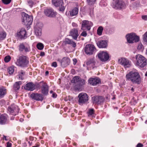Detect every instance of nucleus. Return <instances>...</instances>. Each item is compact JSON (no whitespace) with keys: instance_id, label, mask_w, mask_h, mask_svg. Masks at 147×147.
<instances>
[{"instance_id":"nucleus-51","label":"nucleus","mask_w":147,"mask_h":147,"mask_svg":"<svg viewBox=\"0 0 147 147\" xmlns=\"http://www.w3.org/2000/svg\"><path fill=\"white\" fill-rule=\"evenodd\" d=\"M144 145L140 143H138L136 145V147H143Z\"/></svg>"},{"instance_id":"nucleus-42","label":"nucleus","mask_w":147,"mask_h":147,"mask_svg":"<svg viewBox=\"0 0 147 147\" xmlns=\"http://www.w3.org/2000/svg\"><path fill=\"white\" fill-rule=\"evenodd\" d=\"M72 40L66 38L65 39V44H70Z\"/></svg>"},{"instance_id":"nucleus-21","label":"nucleus","mask_w":147,"mask_h":147,"mask_svg":"<svg viewBox=\"0 0 147 147\" xmlns=\"http://www.w3.org/2000/svg\"><path fill=\"white\" fill-rule=\"evenodd\" d=\"M44 13L46 16L50 17H54L56 14V12H54L52 9H45Z\"/></svg>"},{"instance_id":"nucleus-40","label":"nucleus","mask_w":147,"mask_h":147,"mask_svg":"<svg viewBox=\"0 0 147 147\" xmlns=\"http://www.w3.org/2000/svg\"><path fill=\"white\" fill-rule=\"evenodd\" d=\"M11 59V57L9 56H6L4 59L5 61L7 63L9 62Z\"/></svg>"},{"instance_id":"nucleus-33","label":"nucleus","mask_w":147,"mask_h":147,"mask_svg":"<svg viewBox=\"0 0 147 147\" xmlns=\"http://www.w3.org/2000/svg\"><path fill=\"white\" fill-rule=\"evenodd\" d=\"M103 29V28L102 26H100L98 27L97 30V34L99 36L101 35L102 34Z\"/></svg>"},{"instance_id":"nucleus-26","label":"nucleus","mask_w":147,"mask_h":147,"mask_svg":"<svg viewBox=\"0 0 147 147\" xmlns=\"http://www.w3.org/2000/svg\"><path fill=\"white\" fill-rule=\"evenodd\" d=\"M78 9L77 7H75L71 10L69 11V14L68 13V15L70 17H73L77 15L78 12Z\"/></svg>"},{"instance_id":"nucleus-56","label":"nucleus","mask_w":147,"mask_h":147,"mask_svg":"<svg viewBox=\"0 0 147 147\" xmlns=\"http://www.w3.org/2000/svg\"><path fill=\"white\" fill-rule=\"evenodd\" d=\"M3 139L5 140H7V139L6 138V137L5 136H3Z\"/></svg>"},{"instance_id":"nucleus-24","label":"nucleus","mask_w":147,"mask_h":147,"mask_svg":"<svg viewBox=\"0 0 147 147\" xmlns=\"http://www.w3.org/2000/svg\"><path fill=\"white\" fill-rule=\"evenodd\" d=\"M96 43L99 48H106L107 46V42L105 40L98 41L96 42Z\"/></svg>"},{"instance_id":"nucleus-12","label":"nucleus","mask_w":147,"mask_h":147,"mask_svg":"<svg viewBox=\"0 0 147 147\" xmlns=\"http://www.w3.org/2000/svg\"><path fill=\"white\" fill-rule=\"evenodd\" d=\"M8 111L13 115H16L19 112V109L17 105H12L8 108Z\"/></svg>"},{"instance_id":"nucleus-18","label":"nucleus","mask_w":147,"mask_h":147,"mask_svg":"<svg viewBox=\"0 0 147 147\" xmlns=\"http://www.w3.org/2000/svg\"><path fill=\"white\" fill-rule=\"evenodd\" d=\"M58 61L60 62L61 66L64 67L67 66L70 63V59L67 57H64L62 60L58 59Z\"/></svg>"},{"instance_id":"nucleus-52","label":"nucleus","mask_w":147,"mask_h":147,"mask_svg":"<svg viewBox=\"0 0 147 147\" xmlns=\"http://www.w3.org/2000/svg\"><path fill=\"white\" fill-rule=\"evenodd\" d=\"M57 96V94L55 93H53L52 94V97L53 98H56Z\"/></svg>"},{"instance_id":"nucleus-11","label":"nucleus","mask_w":147,"mask_h":147,"mask_svg":"<svg viewBox=\"0 0 147 147\" xmlns=\"http://www.w3.org/2000/svg\"><path fill=\"white\" fill-rule=\"evenodd\" d=\"M52 3L56 7H59V11H63L65 9L64 3L63 0H52Z\"/></svg>"},{"instance_id":"nucleus-2","label":"nucleus","mask_w":147,"mask_h":147,"mask_svg":"<svg viewBox=\"0 0 147 147\" xmlns=\"http://www.w3.org/2000/svg\"><path fill=\"white\" fill-rule=\"evenodd\" d=\"M136 63L138 66L143 68L147 64V60L142 55L138 54L136 56Z\"/></svg>"},{"instance_id":"nucleus-15","label":"nucleus","mask_w":147,"mask_h":147,"mask_svg":"<svg viewBox=\"0 0 147 147\" xmlns=\"http://www.w3.org/2000/svg\"><path fill=\"white\" fill-rule=\"evenodd\" d=\"M119 63L124 66L125 68L129 67L131 65V62L125 58H121L118 61Z\"/></svg>"},{"instance_id":"nucleus-27","label":"nucleus","mask_w":147,"mask_h":147,"mask_svg":"<svg viewBox=\"0 0 147 147\" xmlns=\"http://www.w3.org/2000/svg\"><path fill=\"white\" fill-rule=\"evenodd\" d=\"M7 116L6 114H3L0 116V124H4L7 121Z\"/></svg>"},{"instance_id":"nucleus-61","label":"nucleus","mask_w":147,"mask_h":147,"mask_svg":"<svg viewBox=\"0 0 147 147\" xmlns=\"http://www.w3.org/2000/svg\"><path fill=\"white\" fill-rule=\"evenodd\" d=\"M145 76H147V71L146 72L145 74Z\"/></svg>"},{"instance_id":"nucleus-9","label":"nucleus","mask_w":147,"mask_h":147,"mask_svg":"<svg viewBox=\"0 0 147 147\" xmlns=\"http://www.w3.org/2000/svg\"><path fill=\"white\" fill-rule=\"evenodd\" d=\"M98 57L102 62L107 61L109 58V54L107 52L104 51L100 52L98 54Z\"/></svg>"},{"instance_id":"nucleus-41","label":"nucleus","mask_w":147,"mask_h":147,"mask_svg":"<svg viewBox=\"0 0 147 147\" xmlns=\"http://www.w3.org/2000/svg\"><path fill=\"white\" fill-rule=\"evenodd\" d=\"M130 103L132 105H135L137 103L136 100L134 99V98H133L130 101Z\"/></svg>"},{"instance_id":"nucleus-6","label":"nucleus","mask_w":147,"mask_h":147,"mask_svg":"<svg viewBox=\"0 0 147 147\" xmlns=\"http://www.w3.org/2000/svg\"><path fill=\"white\" fill-rule=\"evenodd\" d=\"M78 102L80 105L86 103L88 100V96L86 93H81L78 96Z\"/></svg>"},{"instance_id":"nucleus-4","label":"nucleus","mask_w":147,"mask_h":147,"mask_svg":"<svg viewBox=\"0 0 147 147\" xmlns=\"http://www.w3.org/2000/svg\"><path fill=\"white\" fill-rule=\"evenodd\" d=\"M22 15V22L24 24L28 26L31 24L33 21L32 16H29L24 12H23Z\"/></svg>"},{"instance_id":"nucleus-25","label":"nucleus","mask_w":147,"mask_h":147,"mask_svg":"<svg viewBox=\"0 0 147 147\" xmlns=\"http://www.w3.org/2000/svg\"><path fill=\"white\" fill-rule=\"evenodd\" d=\"M71 35L73 38L75 40H76L79 36L78 30L74 28L72 29L70 32Z\"/></svg>"},{"instance_id":"nucleus-47","label":"nucleus","mask_w":147,"mask_h":147,"mask_svg":"<svg viewBox=\"0 0 147 147\" xmlns=\"http://www.w3.org/2000/svg\"><path fill=\"white\" fill-rule=\"evenodd\" d=\"M87 35V33L84 30L81 34V36L84 37H86Z\"/></svg>"},{"instance_id":"nucleus-38","label":"nucleus","mask_w":147,"mask_h":147,"mask_svg":"<svg viewBox=\"0 0 147 147\" xmlns=\"http://www.w3.org/2000/svg\"><path fill=\"white\" fill-rule=\"evenodd\" d=\"M88 4L89 5H92L94 4L96 0H86Z\"/></svg>"},{"instance_id":"nucleus-43","label":"nucleus","mask_w":147,"mask_h":147,"mask_svg":"<svg viewBox=\"0 0 147 147\" xmlns=\"http://www.w3.org/2000/svg\"><path fill=\"white\" fill-rule=\"evenodd\" d=\"M3 3L5 4H8L11 1V0H2Z\"/></svg>"},{"instance_id":"nucleus-36","label":"nucleus","mask_w":147,"mask_h":147,"mask_svg":"<svg viewBox=\"0 0 147 147\" xmlns=\"http://www.w3.org/2000/svg\"><path fill=\"white\" fill-rule=\"evenodd\" d=\"M36 47L38 49L42 50L43 49L44 46L42 43H39L37 44Z\"/></svg>"},{"instance_id":"nucleus-31","label":"nucleus","mask_w":147,"mask_h":147,"mask_svg":"<svg viewBox=\"0 0 147 147\" xmlns=\"http://www.w3.org/2000/svg\"><path fill=\"white\" fill-rule=\"evenodd\" d=\"M18 76L19 79L22 80L24 79L23 77L25 74L24 71L22 70L18 72Z\"/></svg>"},{"instance_id":"nucleus-34","label":"nucleus","mask_w":147,"mask_h":147,"mask_svg":"<svg viewBox=\"0 0 147 147\" xmlns=\"http://www.w3.org/2000/svg\"><path fill=\"white\" fill-rule=\"evenodd\" d=\"M35 34L37 36H40L41 35V29L39 28L38 29L36 28L35 30Z\"/></svg>"},{"instance_id":"nucleus-58","label":"nucleus","mask_w":147,"mask_h":147,"mask_svg":"<svg viewBox=\"0 0 147 147\" xmlns=\"http://www.w3.org/2000/svg\"><path fill=\"white\" fill-rule=\"evenodd\" d=\"M40 146V145H39V144H38V143H37L36 144V147H39Z\"/></svg>"},{"instance_id":"nucleus-35","label":"nucleus","mask_w":147,"mask_h":147,"mask_svg":"<svg viewBox=\"0 0 147 147\" xmlns=\"http://www.w3.org/2000/svg\"><path fill=\"white\" fill-rule=\"evenodd\" d=\"M7 71L9 74H12L14 71V66H11L9 67L7 69Z\"/></svg>"},{"instance_id":"nucleus-49","label":"nucleus","mask_w":147,"mask_h":147,"mask_svg":"<svg viewBox=\"0 0 147 147\" xmlns=\"http://www.w3.org/2000/svg\"><path fill=\"white\" fill-rule=\"evenodd\" d=\"M142 19L145 20H147V15L142 16Z\"/></svg>"},{"instance_id":"nucleus-59","label":"nucleus","mask_w":147,"mask_h":147,"mask_svg":"<svg viewBox=\"0 0 147 147\" xmlns=\"http://www.w3.org/2000/svg\"><path fill=\"white\" fill-rule=\"evenodd\" d=\"M73 61H76V63H75V64H76V62H77V60L76 59H74L73 60Z\"/></svg>"},{"instance_id":"nucleus-1","label":"nucleus","mask_w":147,"mask_h":147,"mask_svg":"<svg viewBox=\"0 0 147 147\" xmlns=\"http://www.w3.org/2000/svg\"><path fill=\"white\" fill-rule=\"evenodd\" d=\"M127 81H131L133 83L139 84L141 82V78L137 72L130 71L126 76Z\"/></svg>"},{"instance_id":"nucleus-46","label":"nucleus","mask_w":147,"mask_h":147,"mask_svg":"<svg viewBox=\"0 0 147 147\" xmlns=\"http://www.w3.org/2000/svg\"><path fill=\"white\" fill-rule=\"evenodd\" d=\"M143 39L144 41L147 42V32L144 35Z\"/></svg>"},{"instance_id":"nucleus-10","label":"nucleus","mask_w":147,"mask_h":147,"mask_svg":"<svg viewBox=\"0 0 147 147\" xmlns=\"http://www.w3.org/2000/svg\"><path fill=\"white\" fill-rule=\"evenodd\" d=\"M93 25L92 22L88 20H83L82 22L81 29L84 30H88L90 29L91 27Z\"/></svg>"},{"instance_id":"nucleus-60","label":"nucleus","mask_w":147,"mask_h":147,"mask_svg":"<svg viewBox=\"0 0 147 147\" xmlns=\"http://www.w3.org/2000/svg\"><path fill=\"white\" fill-rule=\"evenodd\" d=\"M50 93H53V91L52 90H51L50 92Z\"/></svg>"},{"instance_id":"nucleus-32","label":"nucleus","mask_w":147,"mask_h":147,"mask_svg":"<svg viewBox=\"0 0 147 147\" xmlns=\"http://www.w3.org/2000/svg\"><path fill=\"white\" fill-rule=\"evenodd\" d=\"M80 78L78 76H75L73 78L71 82L72 83L76 84V85L80 81Z\"/></svg>"},{"instance_id":"nucleus-20","label":"nucleus","mask_w":147,"mask_h":147,"mask_svg":"<svg viewBox=\"0 0 147 147\" xmlns=\"http://www.w3.org/2000/svg\"><path fill=\"white\" fill-rule=\"evenodd\" d=\"M88 82L90 85L94 86L100 82L101 80L99 78L96 77L90 78Z\"/></svg>"},{"instance_id":"nucleus-16","label":"nucleus","mask_w":147,"mask_h":147,"mask_svg":"<svg viewBox=\"0 0 147 147\" xmlns=\"http://www.w3.org/2000/svg\"><path fill=\"white\" fill-rule=\"evenodd\" d=\"M92 100L94 103L100 104L103 103L105 100L104 97L100 96H95L92 97Z\"/></svg>"},{"instance_id":"nucleus-7","label":"nucleus","mask_w":147,"mask_h":147,"mask_svg":"<svg viewBox=\"0 0 147 147\" xmlns=\"http://www.w3.org/2000/svg\"><path fill=\"white\" fill-rule=\"evenodd\" d=\"M126 37L128 42L129 43H133L134 42H137L139 40V37L136 35L135 33H130L127 34Z\"/></svg>"},{"instance_id":"nucleus-23","label":"nucleus","mask_w":147,"mask_h":147,"mask_svg":"<svg viewBox=\"0 0 147 147\" xmlns=\"http://www.w3.org/2000/svg\"><path fill=\"white\" fill-rule=\"evenodd\" d=\"M19 50L20 52L24 51L27 53L30 51V49L29 46H25L23 43H22L19 46Z\"/></svg>"},{"instance_id":"nucleus-53","label":"nucleus","mask_w":147,"mask_h":147,"mask_svg":"<svg viewBox=\"0 0 147 147\" xmlns=\"http://www.w3.org/2000/svg\"><path fill=\"white\" fill-rule=\"evenodd\" d=\"M11 144L9 143V142H7V147H10L11 146Z\"/></svg>"},{"instance_id":"nucleus-8","label":"nucleus","mask_w":147,"mask_h":147,"mask_svg":"<svg viewBox=\"0 0 147 147\" xmlns=\"http://www.w3.org/2000/svg\"><path fill=\"white\" fill-rule=\"evenodd\" d=\"M84 50L85 52L87 55H91L93 54L96 50V48L94 45L88 44L86 45Z\"/></svg>"},{"instance_id":"nucleus-37","label":"nucleus","mask_w":147,"mask_h":147,"mask_svg":"<svg viewBox=\"0 0 147 147\" xmlns=\"http://www.w3.org/2000/svg\"><path fill=\"white\" fill-rule=\"evenodd\" d=\"M6 34L5 32H1L0 33V40H2L5 38L6 37Z\"/></svg>"},{"instance_id":"nucleus-19","label":"nucleus","mask_w":147,"mask_h":147,"mask_svg":"<svg viewBox=\"0 0 147 147\" xmlns=\"http://www.w3.org/2000/svg\"><path fill=\"white\" fill-rule=\"evenodd\" d=\"M30 97L32 99L37 101H42L44 98L42 94L38 93H33L31 94L30 95Z\"/></svg>"},{"instance_id":"nucleus-3","label":"nucleus","mask_w":147,"mask_h":147,"mask_svg":"<svg viewBox=\"0 0 147 147\" xmlns=\"http://www.w3.org/2000/svg\"><path fill=\"white\" fill-rule=\"evenodd\" d=\"M28 63V58L24 55L20 56L15 62L17 65L22 67H26Z\"/></svg>"},{"instance_id":"nucleus-55","label":"nucleus","mask_w":147,"mask_h":147,"mask_svg":"<svg viewBox=\"0 0 147 147\" xmlns=\"http://www.w3.org/2000/svg\"><path fill=\"white\" fill-rule=\"evenodd\" d=\"M45 55V53L44 52H41L40 53V55L41 56H44Z\"/></svg>"},{"instance_id":"nucleus-17","label":"nucleus","mask_w":147,"mask_h":147,"mask_svg":"<svg viewBox=\"0 0 147 147\" xmlns=\"http://www.w3.org/2000/svg\"><path fill=\"white\" fill-rule=\"evenodd\" d=\"M85 63L88 67L94 68L96 63L94 57L88 59Z\"/></svg>"},{"instance_id":"nucleus-63","label":"nucleus","mask_w":147,"mask_h":147,"mask_svg":"<svg viewBox=\"0 0 147 147\" xmlns=\"http://www.w3.org/2000/svg\"><path fill=\"white\" fill-rule=\"evenodd\" d=\"M115 99V97H113L112 98V99L113 100V99Z\"/></svg>"},{"instance_id":"nucleus-29","label":"nucleus","mask_w":147,"mask_h":147,"mask_svg":"<svg viewBox=\"0 0 147 147\" xmlns=\"http://www.w3.org/2000/svg\"><path fill=\"white\" fill-rule=\"evenodd\" d=\"M6 90L4 87L0 88V97H3L6 94Z\"/></svg>"},{"instance_id":"nucleus-62","label":"nucleus","mask_w":147,"mask_h":147,"mask_svg":"<svg viewBox=\"0 0 147 147\" xmlns=\"http://www.w3.org/2000/svg\"><path fill=\"white\" fill-rule=\"evenodd\" d=\"M131 90L132 91H134V89L132 88L131 89Z\"/></svg>"},{"instance_id":"nucleus-30","label":"nucleus","mask_w":147,"mask_h":147,"mask_svg":"<svg viewBox=\"0 0 147 147\" xmlns=\"http://www.w3.org/2000/svg\"><path fill=\"white\" fill-rule=\"evenodd\" d=\"M85 83V80L82 79L81 78L80 80V81L78 82L77 84H76V86L78 87L84 85Z\"/></svg>"},{"instance_id":"nucleus-28","label":"nucleus","mask_w":147,"mask_h":147,"mask_svg":"<svg viewBox=\"0 0 147 147\" xmlns=\"http://www.w3.org/2000/svg\"><path fill=\"white\" fill-rule=\"evenodd\" d=\"M22 84V83L21 81H19L16 82L13 85L14 90L16 91H17L18 90L20 87V85L21 84Z\"/></svg>"},{"instance_id":"nucleus-22","label":"nucleus","mask_w":147,"mask_h":147,"mask_svg":"<svg viewBox=\"0 0 147 147\" xmlns=\"http://www.w3.org/2000/svg\"><path fill=\"white\" fill-rule=\"evenodd\" d=\"M24 88L25 90L32 91L35 89L36 85L32 82H30L26 84Z\"/></svg>"},{"instance_id":"nucleus-5","label":"nucleus","mask_w":147,"mask_h":147,"mask_svg":"<svg viewBox=\"0 0 147 147\" xmlns=\"http://www.w3.org/2000/svg\"><path fill=\"white\" fill-rule=\"evenodd\" d=\"M112 6L114 9H121L124 7L125 5L124 2L121 0H113Z\"/></svg>"},{"instance_id":"nucleus-44","label":"nucleus","mask_w":147,"mask_h":147,"mask_svg":"<svg viewBox=\"0 0 147 147\" xmlns=\"http://www.w3.org/2000/svg\"><path fill=\"white\" fill-rule=\"evenodd\" d=\"M94 110L93 109H90L88 112V115H92L94 113Z\"/></svg>"},{"instance_id":"nucleus-45","label":"nucleus","mask_w":147,"mask_h":147,"mask_svg":"<svg viewBox=\"0 0 147 147\" xmlns=\"http://www.w3.org/2000/svg\"><path fill=\"white\" fill-rule=\"evenodd\" d=\"M70 45H71L72 47L74 48H75L76 46V43L72 40L71 41V43Z\"/></svg>"},{"instance_id":"nucleus-54","label":"nucleus","mask_w":147,"mask_h":147,"mask_svg":"<svg viewBox=\"0 0 147 147\" xmlns=\"http://www.w3.org/2000/svg\"><path fill=\"white\" fill-rule=\"evenodd\" d=\"M72 25L74 27H76L78 26V25L77 24L74 22H73L72 23Z\"/></svg>"},{"instance_id":"nucleus-48","label":"nucleus","mask_w":147,"mask_h":147,"mask_svg":"<svg viewBox=\"0 0 147 147\" xmlns=\"http://www.w3.org/2000/svg\"><path fill=\"white\" fill-rule=\"evenodd\" d=\"M143 47V46L140 43L138 45L137 47V48L138 49L140 50Z\"/></svg>"},{"instance_id":"nucleus-57","label":"nucleus","mask_w":147,"mask_h":147,"mask_svg":"<svg viewBox=\"0 0 147 147\" xmlns=\"http://www.w3.org/2000/svg\"><path fill=\"white\" fill-rule=\"evenodd\" d=\"M49 73V72L48 71H47L45 72L46 75H47Z\"/></svg>"},{"instance_id":"nucleus-64","label":"nucleus","mask_w":147,"mask_h":147,"mask_svg":"<svg viewBox=\"0 0 147 147\" xmlns=\"http://www.w3.org/2000/svg\"><path fill=\"white\" fill-rule=\"evenodd\" d=\"M145 123L146 124H147V120H146L145 122Z\"/></svg>"},{"instance_id":"nucleus-13","label":"nucleus","mask_w":147,"mask_h":147,"mask_svg":"<svg viewBox=\"0 0 147 147\" xmlns=\"http://www.w3.org/2000/svg\"><path fill=\"white\" fill-rule=\"evenodd\" d=\"M40 84H42L41 86V91L42 93L44 95H47L49 89V87L47 84L43 81L40 82Z\"/></svg>"},{"instance_id":"nucleus-50","label":"nucleus","mask_w":147,"mask_h":147,"mask_svg":"<svg viewBox=\"0 0 147 147\" xmlns=\"http://www.w3.org/2000/svg\"><path fill=\"white\" fill-rule=\"evenodd\" d=\"M52 66L55 67H57V63L56 62H53L52 64Z\"/></svg>"},{"instance_id":"nucleus-14","label":"nucleus","mask_w":147,"mask_h":147,"mask_svg":"<svg viewBox=\"0 0 147 147\" xmlns=\"http://www.w3.org/2000/svg\"><path fill=\"white\" fill-rule=\"evenodd\" d=\"M17 35L21 39H25L27 37L26 30L25 28H22L20 30L18 31Z\"/></svg>"},{"instance_id":"nucleus-39","label":"nucleus","mask_w":147,"mask_h":147,"mask_svg":"<svg viewBox=\"0 0 147 147\" xmlns=\"http://www.w3.org/2000/svg\"><path fill=\"white\" fill-rule=\"evenodd\" d=\"M28 4L30 7H32L34 5V3L33 1L30 0L28 1Z\"/></svg>"}]
</instances>
